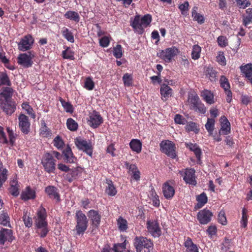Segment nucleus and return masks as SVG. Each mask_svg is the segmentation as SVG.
Returning <instances> with one entry per match:
<instances>
[{
  "label": "nucleus",
  "mask_w": 252,
  "mask_h": 252,
  "mask_svg": "<svg viewBox=\"0 0 252 252\" xmlns=\"http://www.w3.org/2000/svg\"><path fill=\"white\" fill-rule=\"evenodd\" d=\"M152 20V16L149 14L144 15L141 19L139 15H136L130 26L135 32L142 34L144 31V28L150 24Z\"/></svg>",
  "instance_id": "obj_1"
},
{
  "label": "nucleus",
  "mask_w": 252,
  "mask_h": 252,
  "mask_svg": "<svg viewBox=\"0 0 252 252\" xmlns=\"http://www.w3.org/2000/svg\"><path fill=\"white\" fill-rule=\"evenodd\" d=\"M133 245L137 252H143L145 249L150 252L154 246L153 241L142 236H136L133 240Z\"/></svg>",
  "instance_id": "obj_2"
},
{
  "label": "nucleus",
  "mask_w": 252,
  "mask_h": 252,
  "mask_svg": "<svg viewBox=\"0 0 252 252\" xmlns=\"http://www.w3.org/2000/svg\"><path fill=\"white\" fill-rule=\"evenodd\" d=\"M56 161L51 153H45L41 159V164L44 171L49 174L54 173L56 169Z\"/></svg>",
  "instance_id": "obj_3"
},
{
  "label": "nucleus",
  "mask_w": 252,
  "mask_h": 252,
  "mask_svg": "<svg viewBox=\"0 0 252 252\" xmlns=\"http://www.w3.org/2000/svg\"><path fill=\"white\" fill-rule=\"evenodd\" d=\"M188 102L191 109L202 114H204L206 113V108L200 100L197 94H189L188 96Z\"/></svg>",
  "instance_id": "obj_4"
},
{
  "label": "nucleus",
  "mask_w": 252,
  "mask_h": 252,
  "mask_svg": "<svg viewBox=\"0 0 252 252\" xmlns=\"http://www.w3.org/2000/svg\"><path fill=\"white\" fill-rule=\"evenodd\" d=\"M90 220L91 233L95 235L97 233L100 223L101 214L98 211L91 210L87 213Z\"/></svg>",
  "instance_id": "obj_5"
},
{
  "label": "nucleus",
  "mask_w": 252,
  "mask_h": 252,
  "mask_svg": "<svg viewBox=\"0 0 252 252\" xmlns=\"http://www.w3.org/2000/svg\"><path fill=\"white\" fill-rule=\"evenodd\" d=\"M76 225L75 229L77 234H83L88 227V220L86 215L80 210L77 211L75 213Z\"/></svg>",
  "instance_id": "obj_6"
},
{
  "label": "nucleus",
  "mask_w": 252,
  "mask_h": 252,
  "mask_svg": "<svg viewBox=\"0 0 252 252\" xmlns=\"http://www.w3.org/2000/svg\"><path fill=\"white\" fill-rule=\"evenodd\" d=\"M178 173L183 177L184 181L186 184L192 186H196L195 171L193 168H186L179 170Z\"/></svg>",
  "instance_id": "obj_7"
},
{
  "label": "nucleus",
  "mask_w": 252,
  "mask_h": 252,
  "mask_svg": "<svg viewBox=\"0 0 252 252\" xmlns=\"http://www.w3.org/2000/svg\"><path fill=\"white\" fill-rule=\"evenodd\" d=\"M34 57L35 54L33 51H29L28 53H22L17 58V63L25 68H29L32 66V59Z\"/></svg>",
  "instance_id": "obj_8"
},
{
  "label": "nucleus",
  "mask_w": 252,
  "mask_h": 252,
  "mask_svg": "<svg viewBox=\"0 0 252 252\" xmlns=\"http://www.w3.org/2000/svg\"><path fill=\"white\" fill-rule=\"evenodd\" d=\"M74 142L75 145L79 150L82 151L90 157H92L93 147L91 141L88 142L79 137L76 138Z\"/></svg>",
  "instance_id": "obj_9"
},
{
  "label": "nucleus",
  "mask_w": 252,
  "mask_h": 252,
  "mask_svg": "<svg viewBox=\"0 0 252 252\" xmlns=\"http://www.w3.org/2000/svg\"><path fill=\"white\" fill-rule=\"evenodd\" d=\"M160 148L161 151L167 156L172 158H175L177 156L175 144L173 142L168 140L162 141L160 143Z\"/></svg>",
  "instance_id": "obj_10"
},
{
  "label": "nucleus",
  "mask_w": 252,
  "mask_h": 252,
  "mask_svg": "<svg viewBox=\"0 0 252 252\" xmlns=\"http://www.w3.org/2000/svg\"><path fill=\"white\" fill-rule=\"evenodd\" d=\"M34 42V39L31 34L24 36L17 43L18 49L23 52L30 50L32 49Z\"/></svg>",
  "instance_id": "obj_11"
},
{
  "label": "nucleus",
  "mask_w": 252,
  "mask_h": 252,
  "mask_svg": "<svg viewBox=\"0 0 252 252\" xmlns=\"http://www.w3.org/2000/svg\"><path fill=\"white\" fill-rule=\"evenodd\" d=\"M148 232L154 237H159L161 235V230L158 220H148L146 222Z\"/></svg>",
  "instance_id": "obj_12"
},
{
  "label": "nucleus",
  "mask_w": 252,
  "mask_h": 252,
  "mask_svg": "<svg viewBox=\"0 0 252 252\" xmlns=\"http://www.w3.org/2000/svg\"><path fill=\"white\" fill-rule=\"evenodd\" d=\"M178 49L175 47L168 48L165 50H160L157 56L166 63L171 62L172 58L177 55Z\"/></svg>",
  "instance_id": "obj_13"
},
{
  "label": "nucleus",
  "mask_w": 252,
  "mask_h": 252,
  "mask_svg": "<svg viewBox=\"0 0 252 252\" xmlns=\"http://www.w3.org/2000/svg\"><path fill=\"white\" fill-rule=\"evenodd\" d=\"M47 217V215L45 208L41 206L33 217L34 226L48 223Z\"/></svg>",
  "instance_id": "obj_14"
},
{
  "label": "nucleus",
  "mask_w": 252,
  "mask_h": 252,
  "mask_svg": "<svg viewBox=\"0 0 252 252\" xmlns=\"http://www.w3.org/2000/svg\"><path fill=\"white\" fill-rule=\"evenodd\" d=\"M103 122V118L99 112L94 110L90 113L88 123L91 127L94 128H97Z\"/></svg>",
  "instance_id": "obj_15"
},
{
  "label": "nucleus",
  "mask_w": 252,
  "mask_h": 252,
  "mask_svg": "<svg viewBox=\"0 0 252 252\" xmlns=\"http://www.w3.org/2000/svg\"><path fill=\"white\" fill-rule=\"evenodd\" d=\"M19 126L20 130L24 134H28L30 131L31 123L28 116L20 114L18 117Z\"/></svg>",
  "instance_id": "obj_16"
},
{
  "label": "nucleus",
  "mask_w": 252,
  "mask_h": 252,
  "mask_svg": "<svg viewBox=\"0 0 252 252\" xmlns=\"http://www.w3.org/2000/svg\"><path fill=\"white\" fill-rule=\"evenodd\" d=\"M212 217V212L207 209L199 211L197 215V219L201 224L208 223L211 220Z\"/></svg>",
  "instance_id": "obj_17"
},
{
  "label": "nucleus",
  "mask_w": 252,
  "mask_h": 252,
  "mask_svg": "<svg viewBox=\"0 0 252 252\" xmlns=\"http://www.w3.org/2000/svg\"><path fill=\"white\" fill-rule=\"evenodd\" d=\"M15 239L11 229L2 228L0 231V244L3 245L6 241L11 242Z\"/></svg>",
  "instance_id": "obj_18"
},
{
  "label": "nucleus",
  "mask_w": 252,
  "mask_h": 252,
  "mask_svg": "<svg viewBox=\"0 0 252 252\" xmlns=\"http://www.w3.org/2000/svg\"><path fill=\"white\" fill-rule=\"evenodd\" d=\"M0 107L7 115H11L16 109V103L12 100L0 102Z\"/></svg>",
  "instance_id": "obj_19"
},
{
  "label": "nucleus",
  "mask_w": 252,
  "mask_h": 252,
  "mask_svg": "<svg viewBox=\"0 0 252 252\" xmlns=\"http://www.w3.org/2000/svg\"><path fill=\"white\" fill-rule=\"evenodd\" d=\"M45 192L51 199H54L57 202L61 201L59 189L55 186H48L45 189Z\"/></svg>",
  "instance_id": "obj_20"
},
{
  "label": "nucleus",
  "mask_w": 252,
  "mask_h": 252,
  "mask_svg": "<svg viewBox=\"0 0 252 252\" xmlns=\"http://www.w3.org/2000/svg\"><path fill=\"white\" fill-rule=\"evenodd\" d=\"M185 145L187 148L189 149L190 151L194 153L197 158V163L200 164L202 151L199 146L196 143H192L191 142L186 143Z\"/></svg>",
  "instance_id": "obj_21"
},
{
  "label": "nucleus",
  "mask_w": 252,
  "mask_h": 252,
  "mask_svg": "<svg viewBox=\"0 0 252 252\" xmlns=\"http://www.w3.org/2000/svg\"><path fill=\"white\" fill-rule=\"evenodd\" d=\"M13 89L9 87H2L0 93V102L11 100Z\"/></svg>",
  "instance_id": "obj_22"
},
{
  "label": "nucleus",
  "mask_w": 252,
  "mask_h": 252,
  "mask_svg": "<svg viewBox=\"0 0 252 252\" xmlns=\"http://www.w3.org/2000/svg\"><path fill=\"white\" fill-rule=\"evenodd\" d=\"M220 123L221 127L220 129V133H222L224 135L229 134L231 129L230 123L227 118L224 116H221L220 118Z\"/></svg>",
  "instance_id": "obj_23"
},
{
  "label": "nucleus",
  "mask_w": 252,
  "mask_h": 252,
  "mask_svg": "<svg viewBox=\"0 0 252 252\" xmlns=\"http://www.w3.org/2000/svg\"><path fill=\"white\" fill-rule=\"evenodd\" d=\"M162 191L164 196L167 199L172 198L175 192L174 187L170 185L168 182L163 185Z\"/></svg>",
  "instance_id": "obj_24"
},
{
  "label": "nucleus",
  "mask_w": 252,
  "mask_h": 252,
  "mask_svg": "<svg viewBox=\"0 0 252 252\" xmlns=\"http://www.w3.org/2000/svg\"><path fill=\"white\" fill-rule=\"evenodd\" d=\"M63 159L66 163H74L76 158L74 156L71 148L67 146L66 148L63 151Z\"/></svg>",
  "instance_id": "obj_25"
},
{
  "label": "nucleus",
  "mask_w": 252,
  "mask_h": 252,
  "mask_svg": "<svg viewBox=\"0 0 252 252\" xmlns=\"http://www.w3.org/2000/svg\"><path fill=\"white\" fill-rule=\"evenodd\" d=\"M36 197L35 190L32 189L30 187H26L25 190L22 192L21 198L24 201L34 199Z\"/></svg>",
  "instance_id": "obj_26"
},
{
  "label": "nucleus",
  "mask_w": 252,
  "mask_h": 252,
  "mask_svg": "<svg viewBox=\"0 0 252 252\" xmlns=\"http://www.w3.org/2000/svg\"><path fill=\"white\" fill-rule=\"evenodd\" d=\"M184 244L186 248L187 252H199L197 246L193 243L190 237L185 238Z\"/></svg>",
  "instance_id": "obj_27"
},
{
  "label": "nucleus",
  "mask_w": 252,
  "mask_h": 252,
  "mask_svg": "<svg viewBox=\"0 0 252 252\" xmlns=\"http://www.w3.org/2000/svg\"><path fill=\"white\" fill-rule=\"evenodd\" d=\"M34 229L41 238H45L49 232L48 223L35 226Z\"/></svg>",
  "instance_id": "obj_28"
},
{
  "label": "nucleus",
  "mask_w": 252,
  "mask_h": 252,
  "mask_svg": "<svg viewBox=\"0 0 252 252\" xmlns=\"http://www.w3.org/2000/svg\"><path fill=\"white\" fill-rule=\"evenodd\" d=\"M129 147L131 150L139 154L141 152L142 144L141 142L137 139H133L129 143Z\"/></svg>",
  "instance_id": "obj_29"
},
{
  "label": "nucleus",
  "mask_w": 252,
  "mask_h": 252,
  "mask_svg": "<svg viewBox=\"0 0 252 252\" xmlns=\"http://www.w3.org/2000/svg\"><path fill=\"white\" fill-rule=\"evenodd\" d=\"M196 201L197 203L195 206V209H198L202 208L205 204L207 203L208 201V197L205 192H202L200 194L196 196Z\"/></svg>",
  "instance_id": "obj_30"
},
{
  "label": "nucleus",
  "mask_w": 252,
  "mask_h": 252,
  "mask_svg": "<svg viewBox=\"0 0 252 252\" xmlns=\"http://www.w3.org/2000/svg\"><path fill=\"white\" fill-rule=\"evenodd\" d=\"M201 96L207 103L212 104L214 103V96L210 91L204 90L201 92Z\"/></svg>",
  "instance_id": "obj_31"
},
{
  "label": "nucleus",
  "mask_w": 252,
  "mask_h": 252,
  "mask_svg": "<svg viewBox=\"0 0 252 252\" xmlns=\"http://www.w3.org/2000/svg\"><path fill=\"white\" fill-rule=\"evenodd\" d=\"M64 176V179L69 183L72 182L77 177L78 174V168L70 169Z\"/></svg>",
  "instance_id": "obj_32"
},
{
  "label": "nucleus",
  "mask_w": 252,
  "mask_h": 252,
  "mask_svg": "<svg viewBox=\"0 0 252 252\" xmlns=\"http://www.w3.org/2000/svg\"><path fill=\"white\" fill-rule=\"evenodd\" d=\"M160 94L166 99L171 96L172 94V89L165 84L161 85L160 89Z\"/></svg>",
  "instance_id": "obj_33"
},
{
  "label": "nucleus",
  "mask_w": 252,
  "mask_h": 252,
  "mask_svg": "<svg viewBox=\"0 0 252 252\" xmlns=\"http://www.w3.org/2000/svg\"><path fill=\"white\" fill-rule=\"evenodd\" d=\"M64 17L66 19H69L76 23H78L80 19L79 14L77 12L72 10L67 11L64 14Z\"/></svg>",
  "instance_id": "obj_34"
},
{
  "label": "nucleus",
  "mask_w": 252,
  "mask_h": 252,
  "mask_svg": "<svg viewBox=\"0 0 252 252\" xmlns=\"http://www.w3.org/2000/svg\"><path fill=\"white\" fill-rule=\"evenodd\" d=\"M63 48L65 50L62 51V57L64 59L74 60L75 59L74 52L72 51L69 47L66 46H64Z\"/></svg>",
  "instance_id": "obj_35"
},
{
  "label": "nucleus",
  "mask_w": 252,
  "mask_h": 252,
  "mask_svg": "<svg viewBox=\"0 0 252 252\" xmlns=\"http://www.w3.org/2000/svg\"><path fill=\"white\" fill-rule=\"evenodd\" d=\"M106 184L108 186L105 189L106 193L109 196H115L117 193V190L113 185L112 181L111 180L107 179Z\"/></svg>",
  "instance_id": "obj_36"
},
{
  "label": "nucleus",
  "mask_w": 252,
  "mask_h": 252,
  "mask_svg": "<svg viewBox=\"0 0 252 252\" xmlns=\"http://www.w3.org/2000/svg\"><path fill=\"white\" fill-rule=\"evenodd\" d=\"M242 71L245 74L246 77L252 84V64H247L241 67Z\"/></svg>",
  "instance_id": "obj_37"
},
{
  "label": "nucleus",
  "mask_w": 252,
  "mask_h": 252,
  "mask_svg": "<svg viewBox=\"0 0 252 252\" xmlns=\"http://www.w3.org/2000/svg\"><path fill=\"white\" fill-rule=\"evenodd\" d=\"M39 131L40 135L44 137H48L51 135L50 130L48 128L45 121L43 120L41 121V127L39 129Z\"/></svg>",
  "instance_id": "obj_38"
},
{
  "label": "nucleus",
  "mask_w": 252,
  "mask_h": 252,
  "mask_svg": "<svg viewBox=\"0 0 252 252\" xmlns=\"http://www.w3.org/2000/svg\"><path fill=\"white\" fill-rule=\"evenodd\" d=\"M10 217L8 213L4 211L0 214V224L5 226L11 227Z\"/></svg>",
  "instance_id": "obj_39"
},
{
  "label": "nucleus",
  "mask_w": 252,
  "mask_h": 252,
  "mask_svg": "<svg viewBox=\"0 0 252 252\" xmlns=\"http://www.w3.org/2000/svg\"><path fill=\"white\" fill-rule=\"evenodd\" d=\"M63 36L69 42H74V38L72 32L66 27H63L62 30Z\"/></svg>",
  "instance_id": "obj_40"
},
{
  "label": "nucleus",
  "mask_w": 252,
  "mask_h": 252,
  "mask_svg": "<svg viewBox=\"0 0 252 252\" xmlns=\"http://www.w3.org/2000/svg\"><path fill=\"white\" fill-rule=\"evenodd\" d=\"M9 191L10 193L14 196H17L19 195V188L16 180H13L11 181Z\"/></svg>",
  "instance_id": "obj_41"
},
{
  "label": "nucleus",
  "mask_w": 252,
  "mask_h": 252,
  "mask_svg": "<svg viewBox=\"0 0 252 252\" xmlns=\"http://www.w3.org/2000/svg\"><path fill=\"white\" fill-rule=\"evenodd\" d=\"M248 210L243 208L242 211V218L240 220V225L241 227L246 228L248 224V220L249 218Z\"/></svg>",
  "instance_id": "obj_42"
},
{
  "label": "nucleus",
  "mask_w": 252,
  "mask_h": 252,
  "mask_svg": "<svg viewBox=\"0 0 252 252\" xmlns=\"http://www.w3.org/2000/svg\"><path fill=\"white\" fill-rule=\"evenodd\" d=\"M2 85H6L7 86H10L11 85V82L5 72H0V86Z\"/></svg>",
  "instance_id": "obj_43"
},
{
  "label": "nucleus",
  "mask_w": 252,
  "mask_h": 252,
  "mask_svg": "<svg viewBox=\"0 0 252 252\" xmlns=\"http://www.w3.org/2000/svg\"><path fill=\"white\" fill-rule=\"evenodd\" d=\"M201 48L198 45H194L192 46L191 51V58L193 60H198L200 57Z\"/></svg>",
  "instance_id": "obj_44"
},
{
  "label": "nucleus",
  "mask_w": 252,
  "mask_h": 252,
  "mask_svg": "<svg viewBox=\"0 0 252 252\" xmlns=\"http://www.w3.org/2000/svg\"><path fill=\"white\" fill-rule=\"evenodd\" d=\"M215 121L214 118H208L205 126L209 135H213L215 127Z\"/></svg>",
  "instance_id": "obj_45"
},
{
  "label": "nucleus",
  "mask_w": 252,
  "mask_h": 252,
  "mask_svg": "<svg viewBox=\"0 0 252 252\" xmlns=\"http://www.w3.org/2000/svg\"><path fill=\"white\" fill-rule=\"evenodd\" d=\"M195 9H197V8L194 7L192 10L193 20L197 21L200 24H203L204 22V18L202 15L197 13Z\"/></svg>",
  "instance_id": "obj_46"
},
{
  "label": "nucleus",
  "mask_w": 252,
  "mask_h": 252,
  "mask_svg": "<svg viewBox=\"0 0 252 252\" xmlns=\"http://www.w3.org/2000/svg\"><path fill=\"white\" fill-rule=\"evenodd\" d=\"M117 224L121 231H126L128 228L127 220L122 217H120L117 220Z\"/></svg>",
  "instance_id": "obj_47"
},
{
  "label": "nucleus",
  "mask_w": 252,
  "mask_h": 252,
  "mask_svg": "<svg viewBox=\"0 0 252 252\" xmlns=\"http://www.w3.org/2000/svg\"><path fill=\"white\" fill-rule=\"evenodd\" d=\"M22 108L24 110H25L27 114L31 116L32 118L34 119L35 117V114L33 113V110L32 108L29 105V103L27 102H23L22 104Z\"/></svg>",
  "instance_id": "obj_48"
},
{
  "label": "nucleus",
  "mask_w": 252,
  "mask_h": 252,
  "mask_svg": "<svg viewBox=\"0 0 252 252\" xmlns=\"http://www.w3.org/2000/svg\"><path fill=\"white\" fill-rule=\"evenodd\" d=\"M60 101L62 104V106L66 112L72 113L73 111V108L71 104L69 102L65 101L62 97L60 98Z\"/></svg>",
  "instance_id": "obj_49"
},
{
  "label": "nucleus",
  "mask_w": 252,
  "mask_h": 252,
  "mask_svg": "<svg viewBox=\"0 0 252 252\" xmlns=\"http://www.w3.org/2000/svg\"><path fill=\"white\" fill-rule=\"evenodd\" d=\"M206 75L211 81H215L217 77V72L212 67H208L206 70Z\"/></svg>",
  "instance_id": "obj_50"
},
{
  "label": "nucleus",
  "mask_w": 252,
  "mask_h": 252,
  "mask_svg": "<svg viewBox=\"0 0 252 252\" xmlns=\"http://www.w3.org/2000/svg\"><path fill=\"white\" fill-rule=\"evenodd\" d=\"M246 11L247 15L244 16L243 23L245 26H247L250 23H252V8H249Z\"/></svg>",
  "instance_id": "obj_51"
},
{
  "label": "nucleus",
  "mask_w": 252,
  "mask_h": 252,
  "mask_svg": "<svg viewBox=\"0 0 252 252\" xmlns=\"http://www.w3.org/2000/svg\"><path fill=\"white\" fill-rule=\"evenodd\" d=\"M66 126L68 129L73 131H76L78 126V124L72 118H69L67 119Z\"/></svg>",
  "instance_id": "obj_52"
},
{
  "label": "nucleus",
  "mask_w": 252,
  "mask_h": 252,
  "mask_svg": "<svg viewBox=\"0 0 252 252\" xmlns=\"http://www.w3.org/2000/svg\"><path fill=\"white\" fill-rule=\"evenodd\" d=\"M7 173L6 169L0 168V188L7 179Z\"/></svg>",
  "instance_id": "obj_53"
},
{
  "label": "nucleus",
  "mask_w": 252,
  "mask_h": 252,
  "mask_svg": "<svg viewBox=\"0 0 252 252\" xmlns=\"http://www.w3.org/2000/svg\"><path fill=\"white\" fill-rule=\"evenodd\" d=\"M84 87L89 91L93 90L94 89V83L91 77H88L86 78Z\"/></svg>",
  "instance_id": "obj_54"
},
{
  "label": "nucleus",
  "mask_w": 252,
  "mask_h": 252,
  "mask_svg": "<svg viewBox=\"0 0 252 252\" xmlns=\"http://www.w3.org/2000/svg\"><path fill=\"white\" fill-rule=\"evenodd\" d=\"M218 222L223 225H226L227 223V219L225 216V213L224 210H221L218 217Z\"/></svg>",
  "instance_id": "obj_55"
},
{
  "label": "nucleus",
  "mask_w": 252,
  "mask_h": 252,
  "mask_svg": "<svg viewBox=\"0 0 252 252\" xmlns=\"http://www.w3.org/2000/svg\"><path fill=\"white\" fill-rule=\"evenodd\" d=\"M113 55L117 59L121 58L123 56V48L121 45L118 44L114 48Z\"/></svg>",
  "instance_id": "obj_56"
},
{
  "label": "nucleus",
  "mask_w": 252,
  "mask_h": 252,
  "mask_svg": "<svg viewBox=\"0 0 252 252\" xmlns=\"http://www.w3.org/2000/svg\"><path fill=\"white\" fill-rule=\"evenodd\" d=\"M53 144L58 149H61L63 148L64 146V142L61 136H56L53 140Z\"/></svg>",
  "instance_id": "obj_57"
},
{
  "label": "nucleus",
  "mask_w": 252,
  "mask_h": 252,
  "mask_svg": "<svg viewBox=\"0 0 252 252\" xmlns=\"http://www.w3.org/2000/svg\"><path fill=\"white\" fill-rule=\"evenodd\" d=\"M220 87L224 90L230 89V84L228 79L224 76H221L220 80Z\"/></svg>",
  "instance_id": "obj_58"
},
{
  "label": "nucleus",
  "mask_w": 252,
  "mask_h": 252,
  "mask_svg": "<svg viewBox=\"0 0 252 252\" xmlns=\"http://www.w3.org/2000/svg\"><path fill=\"white\" fill-rule=\"evenodd\" d=\"M126 248V244L125 241L122 243H118L114 244L113 250L115 252H123V251Z\"/></svg>",
  "instance_id": "obj_59"
},
{
  "label": "nucleus",
  "mask_w": 252,
  "mask_h": 252,
  "mask_svg": "<svg viewBox=\"0 0 252 252\" xmlns=\"http://www.w3.org/2000/svg\"><path fill=\"white\" fill-rule=\"evenodd\" d=\"M123 80L125 86L129 87L132 85V79L131 76L128 73H126L123 77Z\"/></svg>",
  "instance_id": "obj_60"
},
{
  "label": "nucleus",
  "mask_w": 252,
  "mask_h": 252,
  "mask_svg": "<svg viewBox=\"0 0 252 252\" xmlns=\"http://www.w3.org/2000/svg\"><path fill=\"white\" fill-rule=\"evenodd\" d=\"M6 129L9 139V142L11 146H13L16 139V135L14 133L12 129H10V127H7Z\"/></svg>",
  "instance_id": "obj_61"
},
{
  "label": "nucleus",
  "mask_w": 252,
  "mask_h": 252,
  "mask_svg": "<svg viewBox=\"0 0 252 252\" xmlns=\"http://www.w3.org/2000/svg\"><path fill=\"white\" fill-rule=\"evenodd\" d=\"M237 5L240 8L245 9L251 5L249 0H235Z\"/></svg>",
  "instance_id": "obj_62"
},
{
  "label": "nucleus",
  "mask_w": 252,
  "mask_h": 252,
  "mask_svg": "<svg viewBox=\"0 0 252 252\" xmlns=\"http://www.w3.org/2000/svg\"><path fill=\"white\" fill-rule=\"evenodd\" d=\"M216 61L221 65H226L225 58L223 52H219L217 56L216 57Z\"/></svg>",
  "instance_id": "obj_63"
},
{
  "label": "nucleus",
  "mask_w": 252,
  "mask_h": 252,
  "mask_svg": "<svg viewBox=\"0 0 252 252\" xmlns=\"http://www.w3.org/2000/svg\"><path fill=\"white\" fill-rule=\"evenodd\" d=\"M189 3L188 1H185L184 3L180 4L179 8L180 10L182 15H186L189 10Z\"/></svg>",
  "instance_id": "obj_64"
}]
</instances>
